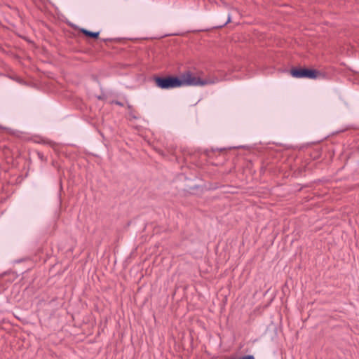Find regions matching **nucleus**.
<instances>
[{
  "mask_svg": "<svg viewBox=\"0 0 359 359\" xmlns=\"http://www.w3.org/2000/svg\"><path fill=\"white\" fill-rule=\"evenodd\" d=\"M230 20H231V18H230V16L229 15V16H228V20H227L226 23H227V22H230Z\"/></svg>",
  "mask_w": 359,
  "mask_h": 359,
  "instance_id": "423d86ee",
  "label": "nucleus"
},
{
  "mask_svg": "<svg viewBox=\"0 0 359 359\" xmlns=\"http://www.w3.org/2000/svg\"><path fill=\"white\" fill-rule=\"evenodd\" d=\"M238 359H255L254 356L253 355H245L243 357H241Z\"/></svg>",
  "mask_w": 359,
  "mask_h": 359,
  "instance_id": "39448f33",
  "label": "nucleus"
},
{
  "mask_svg": "<svg viewBox=\"0 0 359 359\" xmlns=\"http://www.w3.org/2000/svg\"><path fill=\"white\" fill-rule=\"evenodd\" d=\"M178 77V79L180 82L181 86H205L209 84L215 83L217 79H201L196 74L193 73L191 71H186L182 73Z\"/></svg>",
  "mask_w": 359,
  "mask_h": 359,
  "instance_id": "f257e3e1",
  "label": "nucleus"
},
{
  "mask_svg": "<svg viewBox=\"0 0 359 359\" xmlns=\"http://www.w3.org/2000/svg\"><path fill=\"white\" fill-rule=\"evenodd\" d=\"M154 82L156 86L161 89L180 87V82L177 76L155 77Z\"/></svg>",
  "mask_w": 359,
  "mask_h": 359,
  "instance_id": "f03ea898",
  "label": "nucleus"
},
{
  "mask_svg": "<svg viewBox=\"0 0 359 359\" xmlns=\"http://www.w3.org/2000/svg\"><path fill=\"white\" fill-rule=\"evenodd\" d=\"M80 32L81 33H83L85 36H86L88 37H90V38H93V39H97L99 35H100V32H93L88 31V30H87L86 29H81Z\"/></svg>",
  "mask_w": 359,
  "mask_h": 359,
  "instance_id": "20e7f679",
  "label": "nucleus"
},
{
  "mask_svg": "<svg viewBox=\"0 0 359 359\" xmlns=\"http://www.w3.org/2000/svg\"><path fill=\"white\" fill-rule=\"evenodd\" d=\"M290 74L295 78L309 79H316L320 75V72L317 70L305 68L292 69L290 71Z\"/></svg>",
  "mask_w": 359,
  "mask_h": 359,
  "instance_id": "7ed1b4c3",
  "label": "nucleus"
}]
</instances>
